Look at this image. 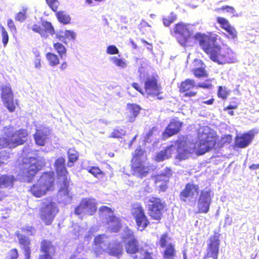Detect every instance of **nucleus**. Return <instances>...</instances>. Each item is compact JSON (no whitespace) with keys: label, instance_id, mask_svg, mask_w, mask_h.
<instances>
[{"label":"nucleus","instance_id":"f257e3e1","mask_svg":"<svg viewBox=\"0 0 259 259\" xmlns=\"http://www.w3.org/2000/svg\"><path fill=\"white\" fill-rule=\"evenodd\" d=\"M198 39L199 45L204 52L209 54L213 61L219 64L232 63L236 61V55L229 48L221 49L217 44L214 37H203L200 33H197L194 36Z\"/></svg>","mask_w":259,"mask_h":259},{"label":"nucleus","instance_id":"f03ea898","mask_svg":"<svg viewBox=\"0 0 259 259\" xmlns=\"http://www.w3.org/2000/svg\"><path fill=\"white\" fill-rule=\"evenodd\" d=\"M54 172L52 171L42 173L37 182L31 186L29 192L36 198H40L54 189Z\"/></svg>","mask_w":259,"mask_h":259},{"label":"nucleus","instance_id":"7ed1b4c3","mask_svg":"<svg viewBox=\"0 0 259 259\" xmlns=\"http://www.w3.org/2000/svg\"><path fill=\"white\" fill-rule=\"evenodd\" d=\"M45 165V162L34 157H24L19 164V168L23 179L30 183Z\"/></svg>","mask_w":259,"mask_h":259},{"label":"nucleus","instance_id":"20e7f679","mask_svg":"<svg viewBox=\"0 0 259 259\" xmlns=\"http://www.w3.org/2000/svg\"><path fill=\"white\" fill-rule=\"evenodd\" d=\"M41 205L38 213L39 218L45 225L50 226L59 212V207L52 197H46L41 200Z\"/></svg>","mask_w":259,"mask_h":259},{"label":"nucleus","instance_id":"39448f33","mask_svg":"<svg viewBox=\"0 0 259 259\" xmlns=\"http://www.w3.org/2000/svg\"><path fill=\"white\" fill-rule=\"evenodd\" d=\"M27 135L26 130L20 128L12 134L0 138V149L6 147L12 148L23 145Z\"/></svg>","mask_w":259,"mask_h":259},{"label":"nucleus","instance_id":"423d86ee","mask_svg":"<svg viewBox=\"0 0 259 259\" xmlns=\"http://www.w3.org/2000/svg\"><path fill=\"white\" fill-rule=\"evenodd\" d=\"M66 159L64 157L57 158L54 164L57 179L61 180L60 190L68 194L71 180L68 177V171L65 166Z\"/></svg>","mask_w":259,"mask_h":259},{"label":"nucleus","instance_id":"0eeeda50","mask_svg":"<svg viewBox=\"0 0 259 259\" xmlns=\"http://www.w3.org/2000/svg\"><path fill=\"white\" fill-rule=\"evenodd\" d=\"M93 245V251L96 257L105 254L113 255L112 245L106 235L103 234L96 236L94 238Z\"/></svg>","mask_w":259,"mask_h":259},{"label":"nucleus","instance_id":"6e6552de","mask_svg":"<svg viewBox=\"0 0 259 259\" xmlns=\"http://www.w3.org/2000/svg\"><path fill=\"white\" fill-rule=\"evenodd\" d=\"M174 31L177 36L179 43L183 47H185L188 39L193 34V27L190 24H186L183 22L176 24Z\"/></svg>","mask_w":259,"mask_h":259},{"label":"nucleus","instance_id":"1a4fd4ad","mask_svg":"<svg viewBox=\"0 0 259 259\" xmlns=\"http://www.w3.org/2000/svg\"><path fill=\"white\" fill-rule=\"evenodd\" d=\"M148 210L150 216L154 220H160L165 206L164 202L156 197H151L148 201Z\"/></svg>","mask_w":259,"mask_h":259},{"label":"nucleus","instance_id":"9d476101","mask_svg":"<svg viewBox=\"0 0 259 259\" xmlns=\"http://www.w3.org/2000/svg\"><path fill=\"white\" fill-rule=\"evenodd\" d=\"M211 192L210 189L207 188L200 192L197 200L198 210L196 213H207L209 211L212 198Z\"/></svg>","mask_w":259,"mask_h":259},{"label":"nucleus","instance_id":"9b49d317","mask_svg":"<svg viewBox=\"0 0 259 259\" xmlns=\"http://www.w3.org/2000/svg\"><path fill=\"white\" fill-rule=\"evenodd\" d=\"M143 151L142 149H137L135 151L134 158L132 159V174L138 177H145L148 172V169L143 165L139 158L142 155Z\"/></svg>","mask_w":259,"mask_h":259},{"label":"nucleus","instance_id":"f8f14e48","mask_svg":"<svg viewBox=\"0 0 259 259\" xmlns=\"http://www.w3.org/2000/svg\"><path fill=\"white\" fill-rule=\"evenodd\" d=\"M217 142L213 136L204 133L200 138V142L198 145V149L196 153L198 155H201L213 149Z\"/></svg>","mask_w":259,"mask_h":259},{"label":"nucleus","instance_id":"ddd939ff","mask_svg":"<svg viewBox=\"0 0 259 259\" xmlns=\"http://www.w3.org/2000/svg\"><path fill=\"white\" fill-rule=\"evenodd\" d=\"M1 98L2 101L10 112L15 110L14 103V94L10 84L3 85L2 88Z\"/></svg>","mask_w":259,"mask_h":259},{"label":"nucleus","instance_id":"4468645a","mask_svg":"<svg viewBox=\"0 0 259 259\" xmlns=\"http://www.w3.org/2000/svg\"><path fill=\"white\" fill-rule=\"evenodd\" d=\"M33 31L39 34L41 37L47 38L50 35H53L55 33L54 29L51 22L47 21H41L33 24L31 27Z\"/></svg>","mask_w":259,"mask_h":259},{"label":"nucleus","instance_id":"2eb2a0df","mask_svg":"<svg viewBox=\"0 0 259 259\" xmlns=\"http://www.w3.org/2000/svg\"><path fill=\"white\" fill-rule=\"evenodd\" d=\"M220 236L221 235L219 233L214 232V234L208 239L206 250L207 256L218 257L221 243Z\"/></svg>","mask_w":259,"mask_h":259},{"label":"nucleus","instance_id":"dca6fc26","mask_svg":"<svg viewBox=\"0 0 259 259\" xmlns=\"http://www.w3.org/2000/svg\"><path fill=\"white\" fill-rule=\"evenodd\" d=\"M172 144H174L173 150L176 149L177 151L176 158L181 161L187 159L190 156L192 150L188 147L186 141L178 140Z\"/></svg>","mask_w":259,"mask_h":259},{"label":"nucleus","instance_id":"f3484780","mask_svg":"<svg viewBox=\"0 0 259 259\" xmlns=\"http://www.w3.org/2000/svg\"><path fill=\"white\" fill-rule=\"evenodd\" d=\"M132 213L135 219L139 230L142 231L148 226L149 222L141 207L134 208L132 210Z\"/></svg>","mask_w":259,"mask_h":259},{"label":"nucleus","instance_id":"a211bd4d","mask_svg":"<svg viewBox=\"0 0 259 259\" xmlns=\"http://www.w3.org/2000/svg\"><path fill=\"white\" fill-rule=\"evenodd\" d=\"M255 133L253 130L249 131L235 138L234 146L239 148H245L248 147L252 141Z\"/></svg>","mask_w":259,"mask_h":259},{"label":"nucleus","instance_id":"6ab92c4d","mask_svg":"<svg viewBox=\"0 0 259 259\" xmlns=\"http://www.w3.org/2000/svg\"><path fill=\"white\" fill-rule=\"evenodd\" d=\"M145 91L148 96L155 97L160 94L161 87L154 77H148L145 81Z\"/></svg>","mask_w":259,"mask_h":259},{"label":"nucleus","instance_id":"aec40b11","mask_svg":"<svg viewBox=\"0 0 259 259\" xmlns=\"http://www.w3.org/2000/svg\"><path fill=\"white\" fill-rule=\"evenodd\" d=\"M198 185L193 183H188L185 185V188L181 192L180 198L182 201L185 202L189 197H193L195 195V193L198 194Z\"/></svg>","mask_w":259,"mask_h":259},{"label":"nucleus","instance_id":"412c9836","mask_svg":"<svg viewBox=\"0 0 259 259\" xmlns=\"http://www.w3.org/2000/svg\"><path fill=\"white\" fill-rule=\"evenodd\" d=\"M182 126V123L179 121L174 120L170 122L164 132V137L167 138L177 134L180 131Z\"/></svg>","mask_w":259,"mask_h":259},{"label":"nucleus","instance_id":"4be33fe9","mask_svg":"<svg viewBox=\"0 0 259 259\" xmlns=\"http://www.w3.org/2000/svg\"><path fill=\"white\" fill-rule=\"evenodd\" d=\"M174 144H171L158 152L155 157V160L157 162H161L169 158L171 156Z\"/></svg>","mask_w":259,"mask_h":259},{"label":"nucleus","instance_id":"5701e85b","mask_svg":"<svg viewBox=\"0 0 259 259\" xmlns=\"http://www.w3.org/2000/svg\"><path fill=\"white\" fill-rule=\"evenodd\" d=\"M15 179L13 175L4 174L0 175V188L11 189L13 187Z\"/></svg>","mask_w":259,"mask_h":259},{"label":"nucleus","instance_id":"b1692460","mask_svg":"<svg viewBox=\"0 0 259 259\" xmlns=\"http://www.w3.org/2000/svg\"><path fill=\"white\" fill-rule=\"evenodd\" d=\"M84 205L86 209V212L89 215L94 214L97 211V203L95 199L85 198L82 199Z\"/></svg>","mask_w":259,"mask_h":259},{"label":"nucleus","instance_id":"393cba45","mask_svg":"<svg viewBox=\"0 0 259 259\" xmlns=\"http://www.w3.org/2000/svg\"><path fill=\"white\" fill-rule=\"evenodd\" d=\"M127 107L129 110L127 120L129 122H133L135 120L136 118L138 115L141 108L138 105L130 103L127 104Z\"/></svg>","mask_w":259,"mask_h":259},{"label":"nucleus","instance_id":"a878e982","mask_svg":"<svg viewBox=\"0 0 259 259\" xmlns=\"http://www.w3.org/2000/svg\"><path fill=\"white\" fill-rule=\"evenodd\" d=\"M125 247L127 253L135 254L139 251L138 241L136 238L130 239L125 244Z\"/></svg>","mask_w":259,"mask_h":259},{"label":"nucleus","instance_id":"bb28decb","mask_svg":"<svg viewBox=\"0 0 259 259\" xmlns=\"http://www.w3.org/2000/svg\"><path fill=\"white\" fill-rule=\"evenodd\" d=\"M40 251L44 254H50L55 251V246L51 241L43 239L40 242Z\"/></svg>","mask_w":259,"mask_h":259},{"label":"nucleus","instance_id":"cd10ccee","mask_svg":"<svg viewBox=\"0 0 259 259\" xmlns=\"http://www.w3.org/2000/svg\"><path fill=\"white\" fill-rule=\"evenodd\" d=\"M100 214L106 220V223L108 224L113 221L112 209L106 206H102L99 208Z\"/></svg>","mask_w":259,"mask_h":259},{"label":"nucleus","instance_id":"c85d7f7f","mask_svg":"<svg viewBox=\"0 0 259 259\" xmlns=\"http://www.w3.org/2000/svg\"><path fill=\"white\" fill-rule=\"evenodd\" d=\"M67 166L69 167H72L74 164V162L78 159V153L74 148H70L67 151Z\"/></svg>","mask_w":259,"mask_h":259},{"label":"nucleus","instance_id":"c756f323","mask_svg":"<svg viewBox=\"0 0 259 259\" xmlns=\"http://www.w3.org/2000/svg\"><path fill=\"white\" fill-rule=\"evenodd\" d=\"M163 259H174L176 256V249L174 245L169 243L163 252Z\"/></svg>","mask_w":259,"mask_h":259},{"label":"nucleus","instance_id":"7c9ffc66","mask_svg":"<svg viewBox=\"0 0 259 259\" xmlns=\"http://www.w3.org/2000/svg\"><path fill=\"white\" fill-rule=\"evenodd\" d=\"M17 237L19 245L23 248L29 247L31 244V240L28 237L20 232H17L15 234Z\"/></svg>","mask_w":259,"mask_h":259},{"label":"nucleus","instance_id":"2f4dec72","mask_svg":"<svg viewBox=\"0 0 259 259\" xmlns=\"http://www.w3.org/2000/svg\"><path fill=\"white\" fill-rule=\"evenodd\" d=\"M55 14L58 20L63 24H68L71 21V17L65 11H60L56 12Z\"/></svg>","mask_w":259,"mask_h":259},{"label":"nucleus","instance_id":"473e14b6","mask_svg":"<svg viewBox=\"0 0 259 259\" xmlns=\"http://www.w3.org/2000/svg\"><path fill=\"white\" fill-rule=\"evenodd\" d=\"M46 59L50 66L54 67L59 64V57L56 54L48 52L46 55Z\"/></svg>","mask_w":259,"mask_h":259},{"label":"nucleus","instance_id":"72a5a7b5","mask_svg":"<svg viewBox=\"0 0 259 259\" xmlns=\"http://www.w3.org/2000/svg\"><path fill=\"white\" fill-rule=\"evenodd\" d=\"M195 82L193 79H186L183 81L180 87V91L181 92H186L195 86Z\"/></svg>","mask_w":259,"mask_h":259},{"label":"nucleus","instance_id":"f704fd0d","mask_svg":"<svg viewBox=\"0 0 259 259\" xmlns=\"http://www.w3.org/2000/svg\"><path fill=\"white\" fill-rule=\"evenodd\" d=\"M46 134L43 132L37 131L34 135V138L36 144L39 146H44L46 140Z\"/></svg>","mask_w":259,"mask_h":259},{"label":"nucleus","instance_id":"c9c22d12","mask_svg":"<svg viewBox=\"0 0 259 259\" xmlns=\"http://www.w3.org/2000/svg\"><path fill=\"white\" fill-rule=\"evenodd\" d=\"M53 47L56 51L60 58H62L63 56H66L67 50L64 45L60 42H56L53 44Z\"/></svg>","mask_w":259,"mask_h":259},{"label":"nucleus","instance_id":"e433bc0d","mask_svg":"<svg viewBox=\"0 0 259 259\" xmlns=\"http://www.w3.org/2000/svg\"><path fill=\"white\" fill-rule=\"evenodd\" d=\"M134 236V232L133 231L130 229L128 227H125L122 232L121 235V241L123 242L125 241L127 239H131L132 238H134L133 237Z\"/></svg>","mask_w":259,"mask_h":259},{"label":"nucleus","instance_id":"4c0bfd02","mask_svg":"<svg viewBox=\"0 0 259 259\" xmlns=\"http://www.w3.org/2000/svg\"><path fill=\"white\" fill-rule=\"evenodd\" d=\"M139 63L141 66L139 68L138 72L141 79L144 78L146 74V66L147 65L146 60L145 59H141L139 60Z\"/></svg>","mask_w":259,"mask_h":259},{"label":"nucleus","instance_id":"58836bf2","mask_svg":"<svg viewBox=\"0 0 259 259\" xmlns=\"http://www.w3.org/2000/svg\"><path fill=\"white\" fill-rule=\"evenodd\" d=\"M123 253V244L118 242L116 243L114 240V257L120 258Z\"/></svg>","mask_w":259,"mask_h":259},{"label":"nucleus","instance_id":"ea45409f","mask_svg":"<svg viewBox=\"0 0 259 259\" xmlns=\"http://www.w3.org/2000/svg\"><path fill=\"white\" fill-rule=\"evenodd\" d=\"M114 64L120 69H124L127 66V61L123 58H118L114 56Z\"/></svg>","mask_w":259,"mask_h":259},{"label":"nucleus","instance_id":"a19ab883","mask_svg":"<svg viewBox=\"0 0 259 259\" xmlns=\"http://www.w3.org/2000/svg\"><path fill=\"white\" fill-rule=\"evenodd\" d=\"M22 232L29 235L30 236H33L35 234L36 230L34 227L30 225H26L21 228Z\"/></svg>","mask_w":259,"mask_h":259},{"label":"nucleus","instance_id":"79ce46f5","mask_svg":"<svg viewBox=\"0 0 259 259\" xmlns=\"http://www.w3.org/2000/svg\"><path fill=\"white\" fill-rule=\"evenodd\" d=\"M0 29L1 30L2 36V42L4 47H6L9 41V35L8 32L7 31L5 28L3 26H0Z\"/></svg>","mask_w":259,"mask_h":259},{"label":"nucleus","instance_id":"37998d69","mask_svg":"<svg viewBox=\"0 0 259 259\" xmlns=\"http://www.w3.org/2000/svg\"><path fill=\"white\" fill-rule=\"evenodd\" d=\"M46 2L53 11L57 12L60 5L58 0H46Z\"/></svg>","mask_w":259,"mask_h":259},{"label":"nucleus","instance_id":"c03bdc74","mask_svg":"<svg viewBox=\"0 0 259 259\" xmlns=\"http://www.w3.org/2000/svg\"><path fill=\"white\" fill-rule=\"evenodd\" d=\"M194 74L197 77H205L207 75L205 69L203 67H197L194 69Z\"/></svg>","mask_w":259,"mask_h":259},{"label":"nucleus","instance_id":"a18cd8bd","mask_svg":"<svg viewBox=\"0 0 259 259\" xmlns=\"http://www.w3.org/2000/svg\"><path fill=\"white\" fill-rule=\"evenodd\" d=\"M125 133L124 127H116L114 128V138H121L125 135Z\"/></svg>","mask_w":259,"mask_h":259},{"label":"nucleus","instance_id":"49530a36","mask_svg":"<svg viewBox=\"0 0 259 259\" xmlns=\"http://www.w3.org/2000/svg\"><path fill=\"white\" fill-rule=\"evenodd\" d=\"M172 175V170L166 167L159 176V178L163 177V180L166 182L168 181L169 177Z\"/></svg>","mask_w":259,"mask_h":259},{"label":"nucleus","instance_id":"de8ad7c7","mask_svg":"<svg viewBox=\"0 0 259 259\" xmlns=\"http://www.w3.org/2000/svg\"><path fill=\"white\" fill-rule=\"evenodd\" d=\"M168 234L167 233H164L162 235H161L159 244L161 248H166V244L168 242Z\"/></svg>","mask_w":259,"mask_h":259},{"label":"nucleus","instance_id":"09e8293b","mask_svg":"<svg viewBox=\"0 0 259 259\" xmlns=\"http://www.w3.org/2000/svg\"><path fill=\"white\" fill-rule=\"evenodd\" d=\"M85 211H86V209L82 199L79 205L75 207L74 209V213L76 215H80Z\"/></svg>","mask_w":259,"mask_h":259},{"label":"nucleus","instance_id":"8fccbe9b","mask_svg":"<svg viewBox=\"0 0 259 259\" xmlns=\"http://www.w3.org/2000/svg\"><path fill=\"white\" fill-rule=\"evenodd\" d=\"M85 211H86V209L82 199L79 205L75 207L74 209V213L76 215H80Z\"/></svg>","mask_w":259,"mask_h":259},{"label":"nucleus","instance_id":"3c124183","mask_svg":"<svg viewBox=\"0 0 259 259\" xmlns=\"http://www.w3.org/2000/svg\"><path fill=\"white\" fill-rule=\"evenodd\" d=\"M218 96L223 99H226L228 96V92L226 88L219 86L218 90Z\"/></svg>","mask_w":259,"mask_h":259},{"label":"nucleus","instance_id":"603ef678","mask_svg":"<svg viewBox=\"0 0 259 259\" xmlns=\"http://www.w3.org/2000/svg\"><path fill=\"white\" fill-rule=\"evenodd\" d=\"M18 256V250L16 248H13L8 253L7 259H17Z\"/></svg>","mask_w":259,"mask_h":259},{"label":"nucleus","instance_id":"864d4df0","mask_svg":"<svg viewBox=\"0 0 259 259\" xmlns=\"http://www.w3.org/2000/svg\"><path fill=\"white\" fill-rule=\"evenodd\" d=\"M229 36V38L234 39L237 37V31L234 27L231 26L229 28L226 30Z\"/></svg>","mask_w":259,"mask_h":259},{"label":"nucleus","instance_id":"5fc2aeb1","mask_svg":"<svg viewBox=\"0 0 259 259\" xmlns=\"http://www.w3.org/2000/svg\"><path fill=\"white\" fill-rule=\"evenodd\" d=\"M88 170L90 173L96 177H97L98 175L102 174L101 170L97 166H92L90 167Z\"/></svg>","mask_w":259,"mask_h":259},{"label":"nucleus","instance_id":"6e6d98bb","mask_svg":"<svg viewBox=\"0 0 259 259\" xmlns=\"http://www.w3.org/2000/svg\"><path fill=\"white\" fill-rule=\"evenodd\" d=\"M197 87L205 89H210L212 88V85L211 81L208 79L204 82L199 83Z\"/></svg>","mask_w":259,"mask_h":259},{"label":"nucleus","instance_id":"4d7b16f0","mask_svg":"<svg viewBox=\"0 0 259 259\" xmlns=\"http://www.w3.org/2000/svg\"><path fill=\"white\" fill-rule=\"evenodd\" d=\"M7 25L9 29L12 33H16L17 32L16 27L15 25L14 22L12 19H9L8 20Z\"/></svg>","mask_w":259,"mask_h":259},{"label":"nucleus","instance_id":"13d9d810","mask_svg":"<svg viewBox=\"0 0 259 259\" xmlns=\"http://www.w3.org/2000/svg\"><path fill=\"white\" fill-rule=\"evenodd\" d=\"M26 19V11L18 13L15 16V20L20 22L23 21Z\"/></svg>","mask_w":259,"mask_h":259},{"label":"nucleus","instance_id":"bf43d9fd","mask_svg":"<svg viewBox=\"0 0 259 259\" xmlns=\"http://www.w3.org/2000/svg\"><path fill=\"white\" fill-rule=\"evenodd\" d=\"M114 233L117 232L120 228L121 224L118 218L114 215Z\"/></svg>","mask_w":259,"mask_h":259},{"label":"nucleus","instance_id":"052dcab7","mask_svg":"<svg viewBox=\"0 0 259 259\" xmlns=\"http://www.w3.org/2000/svg\"><path fill=\"white\" fill-rule=\"evenodd\" d=\"M24 250V254L25 256V259H30L31 257V248L30 247H28L26 248H23Z\"/></svg>","mask_w":259,"mask_h":259},{"label":"nucleus","instance_id":"680f3d73","mask_svg":"<svg viewBox=\"0 0 259 259\" xmlns=\"http://www.w3.org/2000/svg\"><path fill=\"white\" fill-rule=\"evenodd\" d=\"M221 10H226V11L228 13L234 14L236 12L234 8L232 7L229 6H223L221 8Z\"/></svg>","mask_w":259,"mask_h":259},{"label":"nucleus","instance_id":"e2e57ef3","mask_svg":"<svg viewBox=\"0 0 259 259\" xmlns=\"http://www.w3.org/2000/svg\"><path fill=\"white\" fill-rule=\"evenodd\" d=\"M40 62H41V59H40L39 55H36L34 61V66L36 68L39 69L40 68V67H41Z\"/></svg>","mask_w":259,"mask_h":259},{"label":"nucleus","instance_id":"0e129e2a","mask_svg":"<svg viewBox=\"0 0 259 259\" xmlns=\"http://www.w3.org/2000/svg\"><path fill=\"white\" fill-rule=\"evenodd\" d=\"M144 258L143 259H154V254L153 253L149 252L147 250L145 251L144 253Z\"/></svg>","mask_w":259,"mask_h":259},{"label":"nucleus","instance_id":"69168bd1","mask_svg":"<svg viewBox=\"0 0 259 259\" xmlns=\"http://www.w3.org/2000/svg\"><path fill=\"white\" fill-rule=\"evenodd\" d=\"M132 87L136 89L137 91H138L139 92H140L141 94L144 95V92L142 90V89L141 88L139 83L136 82H134L132 84Z\"/></svg>","mask_w":259,"mask_h":259},{"label":"nucleus","instance_id":"338daca9","mask_svg":"<svg viewBox=\"0 0 259 259\" xmlns=\"http://www.w3.org/2000/svg\"><path fill=\"white\" fill-rule=\"evenodd\" d=\"M232 223V218L229 214H226L225 219V225H231Z\"/></svg>","mask_w":259,"mask_h":259},{"label":"nucleus","instance_id":"774afa93","mask_svg":"<svg viewBox=\"0 0 259 259\" xmlns=\"http://www.w3.org/2000/svg\"><path fill=\"white\" fill-rule=\"evenodd\" d=\"M217 20V22L221 25V27L228 21L226 19L221 17H218Z\"/></svg>","mask_w":259,"mask_h":259}]
</instances>
